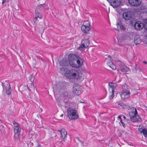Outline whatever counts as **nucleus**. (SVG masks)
I'll return each mask as SVG.
<instances>
[{
  "label": "nucleus",
  "instance_id": "nucleus-1",
  "mask_svg": "<svg viewBox=\"0 0 147 147\" xmlns=\"http://www.w3.org/2000/svg\"><path fill=\"white\" fill-rule=\"evenodd\" d=\"M69 65L73 67L79 68L82 65L84 60L81 58L73 53L69 54L68 56Z\"/></svg>",
  "mask_w": 147,
  "mask_h": 147
},
{
  "label": "nucleus",
  "instance_id": "nucleus-2",
  "mask_svg": "<svg viewBox=\"0 0 147 147\" xmlns=\"http://www.w3.org/2000/svg\"><path fill=\"white\" fill-rule=\"evenodd\" d=\"M65 76L69 79H78L79 76L78 72L74 69L67 70L65 74Z\"/></svg>",
  "mask_w": 147,
  "mask_h": 147
},
{
  "label": "nucleus",
  "instance_id": "nucleus-3",
  "mask_svg": "<svg viewBox=\"0 0 147 147\" xmlns=\"http://www.w3.org/2000/svg\"><path fill=\"white\" fill-rule=\"evenodd\" d=\"M67 115L68 117L71 119H77L79 117L76 111L70 107L67 110Z\"/></svg>",
  "mask_w": 147,
  "mask_h": 147
},
{
  "label": "nucleus",
  "instance_id": "nucleus-4",
  "mask_svg": "<svg viewBox=\"0 0 147 147\" xmlns=\"http://www.w3.org/2000/svg\"><path fill=\"white\" fill-rule=\"evenodd\" d=\"M91 26L89 22L88 21H85L82 25L81 29L82 31L84 33L88 34L89 31L91 29Z\"/></svg>",
  "mask_w": 147,
  "mask_h": 147
},
{
  "label": "nucleus",
  "instance_id": "nucleus-5",
  "mask_svg": "<svg viewBox=\"0 0 147 147\" xmlns=\"http://www.w3.org/2000/svg\"><path fill=\"white\" fill-rule=\"evenodd\" d=\"M73 93L76 95L79 96L82 93V88L78 84H75L73 86Z\"/></svg>",
  "mask_w": 147,
  "mask_h": 147
},
{
  "label": "nucleus",
  "instance_id": "nucleus-6",
  "mask_svg": "<svg viewBox=\"0 0 147 147\" xmlns=\"http://www.w3.org/2000/svg\"><path fill=\"white\" fill-rule=\"evenodd\" d=\"M110 5L114 7L119 6L121 3V0H107Z\"/></svg>",
  "mask_w": 147,
  "mask_h": 147
},
{
  "label": "nucleus",
  "instance_id": "nucleus-7",
  "mask_svg": "<svg viewBox=\"0 0 147 147\" xmlns=\"http://www.w3.org/2000/svg\"><path fill=\"white\" fill-rule=\"evenodd\" d=\"M63 95L64 98L67 100V101L70 99H72L74 97L72 92L69 91H64Z\"/></svg>",
  "mask_w": 147,
  "mask_h": 147
},
{
  "label": "nucleus",
  "instance_id": "nucleus-8",
  "mask_svg": "<svg viewBox=\"0 0 147 147\" xmlns=\"http://www.w3.org/2000/svg\"><path fill=\"white\" fill-rule=\"evenodd\" d=\"M132 15V13L131 11H128L124 12L123 14L122 17L125 20H128L131 19Z\"/></svg>",
  "mask_w": 147,
  "mask_h": 147
},
{
  "label": "nucleus",
  "instance_id": "nucleus-9",
  "mask_svg": "<svg viewBox=\"0 0 147 147\" xmlns=\"http://www.w3.org/2000/svg\"><path fill=\"white\" fill-rule=\"evenodd\" d=\"M129 108L132 111L130 113L129 115L131 119L133 121L134 119L135 115L138 114V112L135 108H134L132 107H130V106H129Z\"/></svg>",
  "mask_w": 147,
  "mask_h": 147
},
{
  "label": "nucleus",
  "instance_id": "nucleus-10",
  "mask_svg": "<svg viewBox=\"0 0 147 147\" xmlns=\"http://www.w3.org/2000/svg\"><path fill=\"white\" fill-rule=\"evenodd\" d=\"M65 83L63 82H59L56 84L55 89L58 91L65 88Z\"/></svg>",
  "mask_w": 147,
  "mask_h": 147
},
{
  "label": "nucleus",
  "instance_id": "nucleus-11",
  "mask_svg": "<svg viewBox=\"0 0 147 147\" xmlns=\"http://www.w3.org/2000/svg\"><path fill=\"white\" fill-rule=\"evenodd\" d=\"M128 2L131 5L134 6L140 5L142 3L140 0H128Z\"/></svg>",
  "mask_w": 147,
  "mask_h": 147
},
{
  "label": "nucleus",
  "instance_id": "nucleus-12",
  "mask_svg": "<svg viewBox=\"0 0 147 147\" xmlns=\"http://www.w3.org/2000/svg\"><path fill=\"white\" fill-rule=\"evenodd\" d=\"M144 27V24L141 22L137 21V22L134 24V27L137 30H139L142 29Z\"/></svg>",
  "mask_w": 147,
  "mask_h": 147
},
{
  "label": "nucleus",
  "instance_id": "nucleus-13",
  "mask_svg": "<svg viewBox=\"0 0 147 147\" xmlns=\"http://www.w3.org/2000/svg\"><path fill=\"white\" fill-rule=\"evenodd\" d=\"M109 90L110 91H112L113 90L114 91H115V88L118 86V85L117 83H114L113 82H110L109 83Z\"/></svg>",
  "mask_w": 147,
  "mask_h": 147
},
{
  "label": "nucleus",
  "instance_id": "nucleus-14",
  "mask_svg": "<svg viewBox=\"0 0 147 147\" xmlns=\"http://www.w3.org/2000/svg\"><path fill=\"white\" fill-rule=\"evenodd\" d=\"M59 64L61 66H67L69 65V62L68 60L65 59H63L59 62Z\"/></svg>",
  "mask_w": 147,
  "mask_h": 147
},
{
  "label": "nucleus",
  "instance_id": "nucleus-15",
  "mask_svg": "<svg viewBox=\"0 0 147 147\" xmlns=\"http://www.w3.org/2000/svg\"><path fill=\"white\" fill-rule=\"evenodd\" d=\"M130 92H122L120 94L121 98L122 99L127 98L129 96Z\"/></svg>",
  "mask_w": 147,
  "mask_h": 147
},
{
  "label": "nucleus",
  "instance_id": "nucleus-16",
  "mask_svg": "<svg viewBox=\"0 0 147 147\" xmlns=\"http://www.w3.org/2000/svg\"><path fill=\"white\" fill-rule=\"evenodd\" d=\"M61 132V137L63 139H64L66 137V135H67V133L65 131V129H62L60 131Z\"/></svg>",
  "mask_w": 147,
  "mask_h": 147
},
{
  "label": "nucleus",
  "instance_id": "nucleus-17",
  "mask_svg": "<svg viewBox=\"0 0 147 147\" xmlns=\"http://www.w3.org/2000/svg\"><path fill=\"white\" fill-rule=\"evenodd\" d=\"M117 26L118 28L121 30H125V28L123 26L121 22H118L117 24Z\"/></svg>",
  "mask_w": 147,
  "mask_h": 147
},
{
  "label": "nucleus",
  "instance_id": "nucleus-18",
  "mask_svg": "<svg viewBox=\"0 0 147 147\" xmlns=\"http://www.w3.org/2000/svg\"><path fill=\"white\" fill-rule=\"evenodd\" d=\"M122 88L123 89L122 92H130L129 88L126 84L123 85Z\"/></svg>",
  "mask_w": 147,
  "mask_h": 147
},
{
  "label": "nucleus",
  "instance_id": "nucleus-19",
  "mask_svg": "<svg viewBox=\"0 0 147 147\" xmlns=\"http://www.w3.org/2000/svg\"><path fill=\"white\" fill-rule=\"evenodd\" d=\"M141 42V40L140 38L137 36L134 37V42L136 45L140 44Z\"/></svg>",
  "mask_w": 147,
  "mask_h": 147
},
{
  "label": "nucleus",
  "instance_id": "nucleus-20",
  "mask_svg": "<svg viewBox=\"0 0 147 147\" xmlns=\"http://www.w3.org/2000/svg\"><path fill=\"white\" fill-rule=\"evenodd\" d=\"M121 71L123 72H127L129 70V68L127 66L125 65L122 66L120 67Z\"/></svg>",
  "mask_w": 147,
  "mask_h": 147
},
{
  "label": "nucleus",
  "instance_id": "nucleus-21",
  "mask_svg": "<svg viewBox=\"0 0 147 147\" xmlns=\"http://www.w3.org/2000/svg\"><path fill=\"white\" fill-rule=\"evenodd\" d=\"M82 43L85 45L86 47L88 46L90 44L89 41L87 39H83L82 41Z\"/></svg>",
  "mask_w": 147,
  "mask_h": 147
},
{
  "label": "nucleus",
  "instance_id": "nucleus-22",
  "mask_svg": "<svg viewBox=\"0 0 147 147\" xmlns=\"http://www.w3.org/2000/svg\"><path fill=\"white\" fill-rule=\"evenodd\" d=\"M142 119L139 115L136 114L135 115L134 119L133 120L134 122L141 121Z\"/></svg>",
  "mask_w": 147,
  "mask_h": 147
},
{
  "label": "nucleus",
  "instance_id": "nucleus-23",
  "mask_svg": "<svg viewBox=\"0 0 147 147\" xmlns=\"http://www.w3.org/2000/svg\"><path fill=\"white\" fill-rule=\"evenodd\" d=\"M7 85L8 86V88L7 89H6V92L7 94L9 95L11 93V90L10 84H7Z\"/></svg>",
  "mask_w": 147,
  "mask_h": 147
},
{
  "label": "nucleus",
  "instance_id": "nucleus-24",
  "mask_svg": "<svg viewBox=\"0 0 147 147\" xmlns=\"http://www.w3.org/2000/svg\"><path fill=\"white\" fill-rule=\"evenodd\" d=\"M29 79L30 80V81L31 82V87H30V88H34V86L32 85V82L34 81V77L32 75H30V76L29 77Z\"/></svg>",
  "mask_w": 147,
  "mask_h": 147
},
{
  "label": "nucleus",
  "instance_id": "nucleus-25",
  "mask_svg": "<svg viewBox=\"0 0 147 147\" xmlns=\"http://www.w3.org/2000/svg\"><path fill=\"white\" fill-rule=\"evenodd\" d=\"M35 13H36V17L39 18L40 19H41L42 18L40 13L38 11L37 9H35Z\"/></svg>",
  "mask_w": 147,
  "mask_h": 147
},
{
  "label": "nucleus",
  "instance_id": "nucleus-26",
  "mask_svg": "<svg viewBox=\"0 0 147 147\" xmlns=\"http://www.w3.org/2000/svg\"><path fill=\"white\" fill-rule=\"evenodd\" d=\"M109 63V66L113 70L116 69V66L113 64L112 62H111L110 61V63Z\"/></svg>",
  "mask_w": 147,
  "mask_h": 147
},
{
  "label": "nucleus",
  "instance_id": "nucleus-27",
  "mask_svg": "<svg viewBox=\"0 0 147 147\" xmlns=\"http://www.w3.org/2000/svg\"><path fill=\"white\" fill-rule=\"evenodd\" d=\"M20 133H14V139L15 140L18 141L19 139V136Z\"/></svg>",
  "mask_w": 147,
  "mask_h": 147
},
{
  "label": "nucleus",
  "instance_id": "nucleus-28",
  "mask_svg": "<svg viewBox=\"0 0 147 147\" xmlns=\"http://www.w3.org/2000/svg\"><path fill=\"white\" fill-rule=\"evenodd\" d=\"M137 21L135 18H133L130 20V23L131 25H134V24L137 22Z\"/></svg>",
  "mask_w": 147,
  "mask_h": 147
},
{
  "label": "nucleus",
  "instance_id": "nucleus-29",
  "mask_svg": "<svg viewBox=\"0 0 147 147\" xmlns=\"http://www.w3.org/2000/svg\"><path fill=\"white\" fill-rule=\"evenodd\" d=\"M20 130L21 128L19 126L14 127V133H20Z\"/></svg>",
  "mask_w": 147,
  "mask_h": 147
},
{
  "label": "nucleus",
  "instance_id": "nucleus-30",
  "mask_svg": "<svg viewBox=\"0 0 147 147\" xmlns=\"http://www.w3.org/2000/svg\"><path fill=\"white\" fill-rule=\"evenodd\" d=\"M46 6V4L44 3L39 5L38 6V7L40 10H41L42 9H44L45 7Z\"/></svg>",
  "mask_w": 147,
  "mask_h": 147
},
{
  "label": "nucleus",
  "instance_id": "nucleus-31",
  "mask_svg": "<svg viewBox=\"0 0 147 147\" xmlns=\"http://www.w3.org/2000/svg\"><path fill=\"white\" fill-rule=\"evenodd\" d=\"M82 44L80 45V46L78 48V49L80 50H82L83 49L86 48V47L85 46V45H84L83 43H82Z\"/></svg>",
  "mask_w": 147,
  "mask_h": 147
},
{
  "label": "nucleus",
  "instance_id": "nucleus-32",
  "mask_svg": "<svg viewBox=\"0 0 147 147\" xmlns=\"http://www.w3.org/2000/svg\"><path fill=\"white\" fill-rule=\"evenodd\" d=\"M111 91V94L110 96H109V98L110 100L112 99L113 98L114 94V92L113 90Z\"/></svg>",
  "mask_w": 147,
  "mask_h": 147
},
{
  "label": "nucleus",
  "instance_id": "nucleus-33",
  "mask_svg": "<svg viewBox=\"0 0 147 147\" xmlns=\"http://www.w3.org/2000/svg\"><path fill=\"white\" fill-rule=\"evenodd\" d=\"M144 26L145 29L147 30V19L144 21Z\"/></svg>",
  "mask_w": 147,
  "mask_h": 147
},
{
  "label": "nucleus",
  "instance_id": "nucleus-34",
  "mask_svg": "<svg viewBox=\"0 0 147 147\" xmlns=\"http://www.w3.org/2000/svg\"><path fill=\"white\" fill-rule=\"evenodd\" d=\"M13 124L14 125V127H18L19 126V125L15 121L13 120Z\"/></svg>",
  "mask_w": 147,
  "mask_h": 147
},
{
  "label": "nucleus",
  "instance_id": "nucleus-35",
  "mask_svg": "<svg viewBox=\"0 0 147 147\" xmlns=\"http://www.w3.org/2000/svg\"><path fill=\"white\" fill-rule=\"evenodd\" d=\"M59 69L61 72H64L65 71V68L63 67H62L59 68Z\"/></svg>",
  "mask_w": 147,
  "mask_h": 147
},
{
  "label": "nucleus",
  "instance_id": "nucleus-36",
  "mask_svg": "<svg viewBox=\"0 0 147 147\" xmlns=\"http://www.w3.org/2000/svg\"><path fill=\"white\" fill-rule=\"evenodd\" d=\"M117 104H118V105H119L120 106H124V105L126 106V105L124 104L123 103L120 102H118Z\"/></svg>",
  "mask_w": 147,
  "mask_h": 147
},
{
  "label": "nucleus",
  "instance_id": "nucleus-37",
  "mask_svg": "<svg viewBox=\"0 0 147 147\" xmlns=\"http://www.w3.org/2000/svg\"><path fill=\"white\" fill-rule=\"evenodd\" d=\"M136 65V67H135V69L136 71H141L140 68L138 67H137L136 66V65Z\"/></svg>",
  "mask_w": 147,
  "mask_h": 147
},
{
  "label": "nucleus",
  "instance_id": "nucleus-38",
  "mask_svg": "<svg viewBox=\"0 0 147 147\" xmlns=\"http://www.w3.org/2000/svg\"><path fill=\"white\" fill-rule=\"evenodd\" d=\"M33 63H34V64L33 65V66L34 67H35V66L37 64V63H36V61L34 59H33Z\"/></svg>",
  "mask_w": 147,
  "mask_h": 147
},
{
  "label": "nucleus",
  "instance_id": "nucleus-39",
  "mask_svg": "<svg viewBox=\"0 0 147 147\" xmlns=\"http://www.w3.org/2000/svg\"><path fill=\"white\" fill-rule=\"evenodd\" d=\"M38 18L35 17L33 19V21L34 23L36 21Z\"/></svg>",
  "mask_w": 147,
  "mask_h": 147
},
{
  "label": "nucleus",
  "instance_id": "nucleus-40",
  "mask_svg": "<svg viewBox=\"0 0 147 147\" xmlns=\"http://www.w3.org/2000/svg\"><path fill=\"white\" fill-rule=\"evenodd\" d=\"M121 123L122 124V125L123 126L124 128H125L126 127V126H125V124L123 122H122Z\"/></svg>",
  "mask_w": 147,
  "mask_h": 147
},
{
  "label": "nucleus",
  "instance_id": "nucleus-41",
  "mask_svg": "<svg viewBox=\"0 0 147 147\" xmlns=\"http://www.w3.org/2000/svg\"><path fill=\"white\" fill-rule=\"evenodd\" d=\"M76 138L78 140H79V141H80V142L82 143V145H84V143L82 142L81 140H80L78 138Z\"/></svg>",
  "mask_w": 147,
  "mask_h": 147
},
{
  "label": "nucleus",
  "instance_id": "nucleus-42",
  "mask_svg": "<svg viewBox=\"0 0 147 147\" xmlns=\"http://www.w3.org/2000/svg\"><path fill=\"white\" fill-rule=\"evenodd\" d=\"M25 89H28L29 91H30V89H29V88L28 87V86H25Z\"/></svg>",
  "mask_w": 147,
  "mask_h": 147
},
{
  "label": "nucleus",
  "instance_id": "nucleus-43",
  "mask_svg": "<svg viewBox=\"0 0 147 147\" xmlns=\"http://www.w3.org/2000/svg\"><path fill=\"white\" fill-rule=\"evenodd\" d=\"M0 130H2V129L3 128V126L2 125H0Z\"/></svg>",
  "mask_w": 147,
  "mask_h": 147
},
{
  "label": "nucleus",
  "instance_id": "nucleus-44",
  "mask_svg": "<svg viewBox=\"0 0 147 147\" xmlns=\"http://www.w3.org/2000/svg\"><path fill=\"white\" fill-rule=\"evenodd\" d=\"M2 86H3V91H5V85H2Z\"/></svg>",
  "mask_w": 147,
  "mask_h": 147
},
{
  "label": "nucleus",
  "instance_id": "nucleus-45",
  "mask_svg": "<svg viewBox=\"0 0 147 147\" xmlns=\"http://www.w3.org/2000/svg\"><path fill=\"white\" fill-rule=\"evenodd\" d=\"M2 86H3V91H5V85H2Z\"/></svg>",
  "mask_w": 147,
  "mask_h": 147
},
{
  "label": "nucleus",
  "instance_id": "nucleus-46",
  "mask_svg": "<svg viewBox=\"0 0 147 147\" xmlns=\"http://www.w3.org/2000/svg\"><path fill=\"white\" fill-rule=\"evenodd\" d=\"M2 86H3V91H5V85H2Z\"/></svg>",
  "mask_w": 147,
  "mask_h": 147
},
{
  "label": "nucleus",
  "instance_id": "nucleus-47",
  "mask_svg": "<svg viewBox=\"0 0 147 147\" xmlns=\"http://www.w3.org/2000/svg\"><path fill=\"white\" fill-rule=\"evenodd\" d=\"M27 98L29 99H31V98L30 97V95L29 94L27 96Z\"/></svg>",
  "mask_w": 147,
  "mask_h": 147
},
{
  "label": "nucleus",
  "instance_id": "nucleus-48",
  "mask_svg": "<svg viewBox=\"0 0 147 147\" xmlns=\"http://www.w3.org/2000/svg\"><path fill=\"white\" fill-rule=\"evenodd\" d=\"M7 0H3L2 3L3 4L5 3L6 2Z\"/></svg>",
  "mask_w": 147,
  "mask_h": 147
},
{
  "label": "nucleus",
  "instance_id": "nucleus-49",
  "mask_svg": "<svg viewBox=\"0 0 147 147\" xmlns=\"http://www.w3.org/2000/svg\"><path fill=\"white\" fill-rule=\"evenodd\" d=\"M122 115H119L118 116V118H119L120 120L121 119V117Z\"/></svg>",
  "mask_w": 147,
  "mask_h": 147
},
{
  "label": "nucleus",
  "instance_id": "nucleus-50",
  "mask_svg": "<svg viewBox=\"0 0 147 147\" xmlns=\"http://www.w3.org/2000/svg\"><path fill=\"white\" fill-rule=\"evenodd\" d=\"M36 147H41V145L40 144H38Z\"/></svg>",
  "mask_w": 147,
  "mask_h": 147
},
{
  "label": "nucleus",
  "instance_id": "nucleus-51",
  "mask_svg": "<svg viewBox=\"0 0 147 147\" xmlns=\"http://www.w3.org/2000/svg\"><path fill=\"white\" fill-rule=\"evenodd\" d=\"M143 63H144V64H147V62L146 61H143Z\"/></svg>",
  "mask_w": 147,
  "mask_h": 147
},
{
  "label": "nucleus",
  "instance_id": "nucleus-52",
  "mask_svg": "<svg viewBox=\"0 0 147 147\" xmlns=\"http://www.w3.org/2000/svg\"><path fill=\"white\" fill-rule=\"evenodd\" d=\"M41 60H42L44 63H46V62H45V60H44L43 59H41Z\"/></svg>",
  "mask_w": 147,
  "mask_h": 147
},
{
  "label": "nucleus",
  "instance_id": "nucleus-53",
  "mask_svg": "<svg viewBox=\"0 0 147 147\" xmlns=\"http://www.w3.org/2000/svg\"><path fill=\"white\" fill-rule=\"evenodd\" d=\"M80 102L81 103H85V102L84 101H80Z\"/></svg>",
  "mask_w": 147,
  "mask_h": 147
},
{
  "label": "nucleus",
  "instance_id": "nucleus-54",
  "mask_svg": "<svg viewBox=\"0 0 147 147\" xmlns=\"http://www.w3.org/2000/svg\"><path fill=\"white\" fill-rule=\"evenodd\" d=\"M122 116H123V118H124V119H126V117H125V116H124V115H122Z\"/></svg>",
  "mask_w": 147,
  "mask_h": 147
},
{
  "label": "nucleus",
  "instance_id": "nucleus-55",
  "mask_svg": "<svg viewBox=\"0 0 147 147\" xmlns=\"http://www.w3.org/2000/svg\"><path fill=\"white\" fill-rule=\"evenodd\" d=\"M120 122L121 123L123 122L122 119L120 120Z\"/></svg>",
  "mask_w": 147,
  "mask_h": 147
},
{
  "label": "nucleus",
  "instance_id": "nucleus-56",
  "mask_svg": "<svg viewBox=\"0 0 147 147\" xmlns=\"http://www.w3.org/2000/svg\"><path fill=\"white\" fill-rule=\"evenodd\" d=\"M63 114H62V115H61V116H61V117H63Z\"/></svg>",
  "mask_w": 147,
  "mask_h": 147
},
{
  "label": "nucleus",
  "instance_id": "nucleus-57",
  "mask_svg": "<svg viewBox=\"0 0 147 147\" xmlns=\"http://www.w3.org/2000/svg\"><path fill=\"white\" fill-rule=\"evenodd\" d=\"M2 86L4 85L3 82H2Z\"/></svg>",
  "mask_w": 147,
  "mask_h": 147
},
{
  "label": "nucleus",
  "instance_id": "nucleus-58",
  "mask_svg": "<svg viewBox=\"0 0 147 147\" xmlns=\"http://www.w3.org/2000/svg\"><path fill=\"white\" fill-rule=\"evenodd\" d=\"M67 101H65V103H67Z\"/></svg>",
  "mask_w": 147,
  "mask_h": 147
},
{
  "label": "nucleus",
  "instance_id": "nucleus-59",
  "mask_svg": "<svg viewBox=\"0 0 147 147\" xmlns=\"http://www.w3.org/2000/svg\"><path fill=\"white\" fill-rule=\"evenodd\" d=\"M60 130H58V131H59V132H60Z\"/></svg>",
  "mask_w": 147,
  "mask_h": 147
}]
</instances>
